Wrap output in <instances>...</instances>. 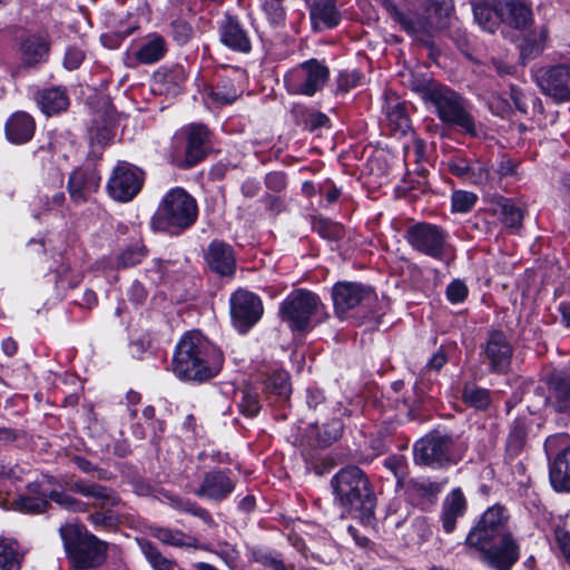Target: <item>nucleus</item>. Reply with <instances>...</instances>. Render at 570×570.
Returning a JSON list of instances; mask_svg holds the SVG:
<instances>
[{"instance_id": "nucleus-1", "label": "nucleus", "mask_w": 570, "mask_h": 570, "mask_svg": "<svg viewBox=\"0 0 570 570\" xmlns=\"http://www.w3.org/2000/svg\"><path fill=\"white\" fill-rule=\"evenodd\" d=\"M222 351L200 332L186 333L178 342L171 362L177 377L189 381H206L216 376L223 366Z\"/></svg>"}, {"instance_id": "nucleus-2", "label": "nucleus", "mask_w": 570, "mask_h": 570, "mask_svg": "<svg viewBox=\"0 0 570 570\" xmlns=\"http://www.w3.org/2000/svg\"><path fill=\"white\" fill-rule=\"evenodd\" d=\"M198 207L195 198L185 189L176 187L165 194L151 218L155 230L178 234L190 227L197 219Z\"/></svg>"}, {"instance_id": "nucleus-3", "label": "nucleus", "mask_w": 570, "mask_h": 570, "mask_svg": "<svg viewBox=\"0 0 570 570\" xmlns=\"http://www.w3.org/2000/svg\"><path fill=\"white\" fill-rule=\"evenodd\" d=\"M475 21L488 32H494L501 23L523 29L531 21L528 0H484L472 2Z\"/></svg>"}, {"instance_id": "nucleus-4", "label": "nucleus", "mask_w": 570, "mask_h": 570, "mask_svg": "<svg viewBox=\"0 0 570 570\" xmlns=\"http://www.w3.org/2000/svg\"><path fill=\"white\" fill-rule=\"evenodd\" d=\"M59 532L73 570H87L102 564L107 553L106 542L77 524H65Z\"/></svg>"}, {"instance_id": "nucleus-5", "label": "nucleus", "mask_w": 570, "mask_h": 570, "mask_svg": "<svg viewBox=\"0 0 570 570\" xmlns=\"http://www.w3.org/2000/svg\"><path fill=\"white\" fill-rule=\"evenodd\" d=\"M335 498L347 512L371 510L373 493L365 473L355 465L341 469L333 478Z\"/></svg>"}, {"instance_id": "nucleus-6", "label": "nucleus", "mask_w": 570, "mask_h": 570, "mask_svg": "<svg viewBox=\"0 0 570 570\" xmlns=\"http://www.w3.org/2000/svg\"><path fill=\"white\" fill-rule=\"evenodd\" d=\"M430 104L436 112L439 119L449 126H456L469 135H476L475 122L468 112L464 100L459 94L445 85L439 83L436 88L429 91Z\"/></svg>"}, {"instance_id": "nucleus-7", "label": "nucleus", "mask_w": 570, "mask_h": 570, "mask_svg": "<svg viewBox=\"0 0 570 570\" xmlns=\"http://www.w3.org/2000/svg\"><path fill=\"white\" fill-rule=\"evenodd\" d=\"M405 238L413 249L434 259L450 257L448 234L439 226L417 223L406 228Z\"/></svg>"}, {"instance_id": "nucleus-8", "label": "nucleus", "mask_w": 570, "mask_h": 570, "mask_svg": "<svg viewBox=\"0 0 570 570\" xmlns=\"http://www.w3.org/2000/svg\"><path fill=\"white\" fill-rule=\"evenodd\" d=\"M321 302L316 294L305 291H293L281 304L279 313L284 322L293 331H305Z\"/></svg>"}, {"instance_id": "nucleus-9", "label": "nucleus", "mask_w": 570, "mask_h": 570, "mask_svg": "<svg viewBox=\"0 0 570 570\" xmlns=\"http://www.w3.org/2000/svg\"><path fill=\"white\" fill-rule=\"evenodd\" d=\"M414 459L416 463L432 468H442L456 461L453 451V440L450 435L433 431L414 445Z\"/></svg>"}, {"instance_id": "nucleus-10", "label": "nucleus", "mask_w": 570, "mask_h": 570, "mask_svg": "<svg viewBox=\"0 0 570 570\" xmlns=\"http://www.w3.org/2000/svg\"><path fill=\"white\" fill-rule=\"evenodd\" d=\"M508 521L509 514L504 507L500 504L490 507L481 515L476 525L470 530L464 544L466 547H482L483 543H490L505 534H511L508 531Z\"/></svg>"}, {"instance_id": "nucleus-11", "label": "nucleus", "mask_w": 570, "mask_h": 570, "mask_svg": "<svg viewBox=\"0 0 570 570\" xmlns=\"http://www.w3.org/2000/svg\"><path fill=\"white\" fill-rule=\"evenodd\" d=\"M330 76L326 66L316 59L303 62L285 76V85L291 94L313 96L323 88Z\"/></svg>"}, {"instance_id": "nucleus-12", "label": "nucleus", "mask_w": 570, "mask_h": 570, "mask_svg": "<svg viewBox=\"0 0 570 570\" xmlns=\"http://www.w3.org/2000/svg\"><path fill=\"white\" fill-rule=\"evenodd\" d=\"M142 183L144 174L139 168L129 163L119 161L108 179L107 191L112 199L127 203L137 196Z\"/></svg>"}, {"instance_id": "nucleus-13", "label": "nucleus", "mask_w": 570, "mask_h": 570, "mask_svg": "<svg viewBox=\"0 0 570 570\" xmlns=\"http://www.w3.org/2000/svg\"><path fill=\"white\" fill-rule=\"evenodd\" d=\"M538 406H550L558 412L570 407V374L564 371L551 373L534 392Z\"/></svg>"}, {"instance_id": "nucleus-14", "label": "nucleus", "mask_w": 570, "mask_h": 570, "mask_svg": "<svg viewBox=\"0 0 570 570\" xmlns=\"http://www.w3.org/2000/svg\"><path fill=\"white\" fill-rule=\"evenodd\" d=\"M479 552V559L493 570H511L519 559V546L512 534L483 543L482 547H469Z\"/></svg>"}, {"instance_id": "nucleus-15", "label": "nucleus", "mask_w": 570, "mask_h": 570, "mask_svg": "<svg viewBox=\"0 0 570 570\" xmlns=\"http://www.w3.org/2000/svg\"><path fill=\"white\" fill-rule=\"evenodd\" d=\"M230 313L235 326L244 333L261 320L263 304L257 295L238 289L230 297Z\"/></svg>"}, {"instance_id": "nucleus-16", "label": "nucleus", "mask_w": 570, "mask_h": 570, "mask_svg": "<svg viewBox=\"0 0 570 570\" xmlns=\"http://www.w3.org/2000/svg\"><path fill=\"white\" fill-rule=\"evenodd\" d=\"M534 78L540 89L554 100L570 99V65L539 68Z\"/></svg>"}, {"instance_id": "nucleus-17", "label": "nucleus", "mask_w": 570, "mask_h": 570, "mask_svg": "<svg viewBox=\"0 0 570 570\" xmlns=\"http://www.w3.org/2000/svg\"><path fill=\"white\" fill-rule=\"evenodd\" d=\"M334 308L340 317L355 307L374 299L371 287L354 282H338L332 289Z\"/></svg>"}, {"instance_id": "nucleus-18", "label": "nucleus", "mask_w": 570, "mask_h": 570, "mask_svg": "<svg viewBox=\"0 0 570 570\" xmlns=\"http://www.w3.org/2000/svg\"><path fill=\"white\" fill-rule=\"evenodd\" d=\"M235 481L223 470H213L205 473L199 488L195 490L198 498L210 501H224L234 490Z\"/></svg>"}, {"instance_id": "nucleus-19", "label": "nucleus", "mask_w": 570, "mask_h": 570, "mask_svg": "<svg viewBox=\"0 0 570 570\" xmlns=\"http://www.w3.org/2000/svg\"><path fill=\"white\" fill-rule=\"evenodd\" d=\"M483 353L490 368L495 373H503L511 363L512 346L502 332H492L484 345Z\"/></svg>"}, {"instance_id": "nucleus-20", "label": "nucleus", "mask_w": 570, "mask_h": 570, "mask_svg": "<svg viewBox=\"0 0 570 570\" xmlns=\"http://www.w3.org/2000/svg\"><path fill=\"white\" fill-rule=\"evenodd\" d=\"M100 185V175L92 168H77L68 179V191L76 203L86 202Z\"/></svg>"}, {"instance_id": "nucleus-21", "label": "nucleus", "mask_w": 570, "mask_h": 570, "mask_svg": "<svg viewBox=\"0 0 570 570\" xmlns=\"http://www.w3.org/2000/svg\"><path fill=\"white\" fill-rule=\"evenodd\" d=\"M209 268L220 276H232L236 269V258L230 245L213 240L205 253Z\"/></svg>"}, {"instance_id": "nucleus-22", "label": "nucleus", "mask_w": 570, "mask_h": 570, "mask_svg": "<svg viewBox=\"0 0 570 570\" xmlns=\"http://www.w3.org/2000/svg\"><path fill=\"white\" fill-rule=\"evenodd\" d=\"M208 150V130L202 125H191L186 129L185 158L179 164L183 167H191L199 163Z\"/></svg>"}, {"instance_id": "nucleus-23", "label": "nucleus", "mask_w": 570, "mask_h": 570, "mask_svg": "<svg viewBox=\"0 0 570 570\" xmlns=\"http://www.w3.org/2000/svg\"><path fill=\"white\" fill-rule=\"evenodd\" d=\"M549 480L557 492H570V446L560 451L549 463Z\"/></svg>"}, {"instance_id": "nucleus-24", "label": "nucleus", "mask_w": 570, "mask_h": 570, "mask_svg": "<svg viewBox=\"0 0 570 570\" xmlns=\"http://www.w3.org/2000/svg\"><path fill=\"white\" fill-rule=\"evenodd\" d=\"M36 129L33 118L26 111H17L6 122V136L13 144L29 141Z\"/></svg>"}, {"instance_id": "nucleus-25", "label": "nucleus", "mask_w": 570, "mask_h": 570, "mask_svg": "<svg viewBox=\"0 0 570 570\" xmlns=\"http://www.w3.org/2000/svg\"><path fill=\"white\" fill-rule=\"evenodd\" d=\"M309 17L314 30L334 28L341 20L335 0H317L309 6Z\"/></svg>"}, {"instance_id": "nucleus-26", "label": "nucleus", "mask_w": 570, "mask_h": 570, "mask_svg": "<svg viewBox=\"0 0 570 570\" xmlns=\"http://www.w3.org/2000/svg\"><path fill=\"white\" fill-rule=\"evenodd\" d=\"M222 42L233 50L240 52H248L250 50V40L246 31L242 28L239 22L227 17L220 27Z\"/></svg>"}, {"instance_id": "nucleus-27", "label": "nucleus", "mask_w": 570, "mask_h": 570, "mask_svg": "<svg viewBox=\"0 0 570 570\" xmlns=\"http://www.w3.org/2000/svg\"><path fill=\"white\" fill-rule=\"evenodd\" d=\"M466 510V500L461 489L452 490L443 502L442 521L445 532L451 533L455 528L456 519Z\"/></svg>"}, {"instance_id": "nucleus-28", "label": "nucleus", "mask_w": 570, "mask_h": 570, "mask_svg": "<svg viewBox=\"0 0 570 570\" xmlns=\"http://www.w3.org/2000/svg\"><path fill=\"white\" fill-rule=\"evenodd\" d=\"M36 99L41 111L47 116L65 111L69 106V98L60 87L43 89L38 92Z\"/></svg>"}, {"instance_id": "nucleus-29", "label": "nucleus", "mask_w": 570, "mask_h": 570, "mask_svg": "<svg viewBox=\"0 0 570 570\" xmlns=\"http://www.w3.org/2000/svg\"><path fill=\"white\" fill-rule=\"evenodd\" d=\"M167 51L166 41L158 33L148 35L136 51V59L144 65H153L163 59Z\"/></svg>"}, {"instance_id": "nucleus-30", "label": "nucleus", "mask_w": 570, "mask_h": 570, "mask_svg": "<svg viewBox=\"0 0 570 570\" xmlns=\"http://www.w3.org/2000/svg\"><path fill=\"white\" fill-rule=\"evenodd\" d=\"M451 10L450 0H432L425 11L424 28L431 31L446 28Z\"/></svg>"}, {"instance_id": "nucleus-31", "label": "nucleus", "mask_w": 570, "mask_h": 570, "mask_svg": "<svg viewBox=\"0 0 570 570\" xmlns=\"http://www.w3.org/2000/svg\"><path fill=\"white\" fill-rule=\"evenodd\" d=\"M73 488L81 495L96 499L100 505H117L120 501L112 490L97 483L76 482Z\"/></svg>"}, {"instance_id": "nucleus-32", "label": "nucleus", "mask_w": 570, "mask_h": 570, "mask_svg": "<svg viewBox=\"0 0 570 570\" xmlns=\"http://www.w3.org/2000/svg\"><path fill=\"white\" fill-rule=\"evenodd\" d=\"M21 52L26 63L36 65L45 59L48 45L43 38L30 36L22 42Z\"/></svg>"}, {"instance_id": "nucleus-33", "label": "nucleus", "mask_w": 570, "mask_h": 570, "mask_svg": "<svg viewBox=\"0 0 570 570\" xmlns=\"http://www.w3.org/2000/svg\"><path fill=\"white\" fill-rule=\"evenodd\" d=\"M22 554L19 551L16 541L10 539H0V569L19 570Z\"/></svg>"}, {"instance_id": "nucleus-34", "label": "nucleus", "mask_w": 570, "mask_h": 570, "mask_svg": "<svg viewBox=\"0 0 570 570\" xmlns=\"http://www.w3.org/2000/svg\"><path fill=\"white\" fill-rule=\"evenodd\" d=\"M153 535L161 541L163 543L181 548V547H195L197 540L184 533L180 530H173L169 528H156L153 531Z\"/></svg>"}, {"instance_id": "nucleus-35", "label": "nucleus", "mask_w": 570, "mask_h": 570, "mask_svg": "<svg viewBox=\"0 0 570 570\" xmlns=\"http://www.w3.org/2000/svg\"><path fill=\"white\" fill-rule=\"evenodd\" d=\"M165 498L167 499L168 504L173 509H175L179 512L190 513V514L202 519L205 523H207L209 525L214 524V520H213L212 515L209 514V512L206 509L197 505L195 502H191L190 500L181 499V498H178L175 495H170V494H166Z\"/></svg>"}, {"instance_id": "nucleus-36", "label": "nucleus", "mask_w": 570, "mask_h": 570, "mask_svg": "<svg viewBox=\"0 0 570 570\" xmlns=\"http://www.w3.org/2000/svg\"><path fill=\"white\" fill-rule=\"evenodd\" d=\"M501 222L509 228H519L522 224L523 213L511 199H502L498 203V209Z\"/></svg>"}, {"instance_id": "nucleus-37", "label": "nucleus", "mask_w": 570, "mask_h": 570, "mask_svg": "<svg viewBox=\"0 0 570 570\" xmlns=\"http://www.w3.org/2000/svg\"><path fill=\"white\" fill-rule=\"evenodd\" d=\"M140 549L154 570H178L177 564L164 557L151 542H140Z\"/></svg>"}, {"instance_id": "nucleus-38", "label": "nucleus", "mask_w": 570, "mask_h": 570, "mask_svg": "<svg viewBox=\"0 0 570 570\" xmlns=\"http://www.w3.org/2000/svg\"><path fill=\"white\" fill-rule=\"evenodd\" d=\"M239 95L240 92L229 79L223 80L220 85L210 88L208 91L210 99L219 106L233 104Z\"/></svg>"}, {"instance_id": "nucleus-39", "label": "nucleus", "mask_w": 570, "mask_h": 570, "mask_svg": "<svg viewBox=\"0 0 570 570\" xmlns=\"http://www.w3.org/2000/svg\"><path fill=\"white\" fill-rule=\"evenodd\" d=\"M462 397L468 405L478 410L485 409L490 403L488 391L473 384L464 386Z\"/></svg>"}, {"instance_id": "nucleus-40", "label": "nucleus", "mask_w": 570, "mask_h": 570, "mask_svg": "<svg viewBox=\"0 0 570 570\" xmlns=\"http://www.w3.org/2000/svg\"><path fill=\"white\" fill-rule=\"evenodd\" d=\"M527 430L521 422H515L512 426L508 440L507 451L510 456H517L525 444Z\"/></svg>"}, {"instance_id": "nucleus-41", "label": "nucleus", "mask_w": 570, "mask_h": 570, "mask_svg": "<svg viewBox=\"0 0 570 570\" xmlns=\"http://www.w3.org/2000/svg\"><path fill=\"white\" fill-rule=\"evenodd\" d=\"M386 117L394 130L405 132L410 128L409 117L400 102L387 107Z\"/></svg>"}, {"instance_id": "nucleus-42", "label": "nucleus", "mask_w": 570, "mask_h": 570, "mask_svg": "<svg viewBox=\"0 0 570 570\" xmlns=\"http://www.w3.org/2000/svg\"><path fill=\"white\" fill-rule=\"evenodd\" d=\"M439 83L440 82H438L431 78L415 75L413 72H411L409 75V79H407V86L413 91L419 92L425 102L429 99L428 92L434 90Z\"/></svg>"}, {"instance_id": "nucleus-43", "label": "nucleus", "mask_w": 570, "mask_h": 570, "mask_svg": "<svg viewBox=\"0 0 570 570\" xmlns=\"http://www.w3.org/2000/svg\"><path fill=\"white\" fill-rule=\"evenodd\" d=\"M239 394H240V399L238 402L239 411L248 417L255 416L259 412V409H261L257 393H255L250 390H242L239 392Z\"/></svg>"}, {"instance_id": "nucleus-44", "label": "nucleus", "mask_w": 570, "mask_h": 570, "mask_svg": "<svg viewBox=\"0 0 570 570\" xmlns=\"http://www.w3.org/2000/svg\"><path fill=\"white\" fill-rule=\"evenodd\" d=\"M254 560L273 570H294L292 564H285L279 554L275 552L256 551Z\"/></svg>"}, {"instance_id": "nucleus-45", "label": "nucleus", "mask_w": 570, "mask_h": 570, "mask_svg": "<svg viewBox=\"0 0 570 570\" xmlns=\"http://www.w3.org/2000/svg\"><path fill=\"white\" fill-rule=\"evenodd\" d=\"M262 8L273 24H281L285 20L283 0H261Z\"/></svg>"}, {"instance_id": "nucleus-46", "label": "nucleus", "mask_w": 570, "mask_h": 570, "mask_svg": "<svg viewBox=\"0 0 570 570\" xmlns=\"http://www.w3.org/2000/svg\"><path fill=\"white\" fill-rule=\"evenodd\" d=\"M384 465L389 469L396 479L397 485H402L407 475L406 460L402 455H393L384 461Z\"/></svg>"}, {"instance_id": "nucleus-47", "label": "nucleus", "mask_w": 570, "mask_h": 570, "mask_svg": "<svg viewBox=\"0 0 570 570\" xmlns=\"http://www.w3.org/2000/svg\"><path fill=\"white\" fill-rule=\"evenodd\" d=\"M267 389L282 397H288L291 393V386L288 382V375L285 372L273 374L267 381Z\"/></svg>"}, {"instance_id": "nucleus-48", "label": "nucleus", "mask_w": 570, "mask_h": 570, "mask_svg": "<svg viewBox=\"0 0 570 570\" xmlns=\"http://www.w3.org/2000/svg\"><path fill=\"white\" fill-rule=\"evenodd\" d=\"M476 196L465 190L454 191L452 195V208L454 212L466 213L475 204Z\"/></svg>"}, {"instance_id": "nucleus-49", "label": "nucleus", "mask_w": 570, "mask_h": 570, "mask_svg": "<svg viewBox=\"0 0 570 570\" xmlns=\"http://www.w3.org/2000/svg\"><path fill=\"white\" fill-rule=\"evenodd\" d=\"M342 432V422L340 420H332L324 425V429L322 432H320L318 438L324 445H330L341 438Z\"/></svg>"}, {"instance_id": "nucleus-50", "label": "nucleus", "mask_w": 570, "mask_h": 570, "mask_svg": "<svg viewBox=\"0 0 570 570\" xmlns=\"http://www.w3.org/2000/svg\"><path fill=\"white\" fill-rule=\"evenodd\" d=\"M468 180L476 185L488 184L490 181L489 168L480 161L472 163Z\"/></svg>"}, {"instance_id": "nucleus-51", "label": "nucleus", "mask_w": 570, "mask_h": 570, "mask_svg": "<svg viewBox=\"0 0 570 570\" xmlns=\"http://www.w3.org/2000/svg\"><path fill=\"white\" fill-rule=\"evenodd\" d=\"M171 33L179 45H184L190 39L193 28L186 21L177 19L171 22Z\"/></svg>"}, {"instance_id": "nucleus-52", "label": "nucleus", "mask_w": 570, "mask_h": 570, "mask_svg": "<svg viewBox=\"0 0 570 570\" xmlns=\"http://www.w3.org/2000/svg\"><path fill=\"white\" fill-rule=\"evenodd\" d=\"M468 295V287L459 279L451 282L446 287V297L452 303H461Z\"/></svg>"}, {"instance_id": "nucleus-53", "label": "nucleus", "mask_w": 570, "mask_h": 570, "mask_svg": "<svg viewBox=\"0 0 570 570\" xmlns=\"http://www.w3.org/2000/svg\"><path fill=\"white\" fill-rule=\"evenodd\" d=\"M52 500L57 502L60 507L70 510V511H83L85 504L77 499L66 494V493H52Z\"/></svg>"}, {"instance_id": "nucleus-54", "label": "nucleus", "mask_w": 570, "mask_h": 570, "mask_svg": "<svg viewBox=\"0 0 570 570\" xmlns=\"http://www.w3.org/2000/svg\"><path fill=\"white\" fill-rule=\"evenodd\" d=\"M471 164L464 158L454 157L449 160L448 166L453 175L468 179Z\"/></svg>"}, {"instance_id": "nucleus-55", "label": "nucleus", "mask_w": 570, "mask_h": 570, "mask_svg": "<svg viewBox=\"0 0 570 570\" xmlns=\"http://www.w3.org/2000/svg\"><path fill=\"white\" fill-rule=\"evenodd\" d=\"M554 537L560 551L570 563V532L563 528H557Z\"/></svg>"}, {"instance_id": "nucleus-56", "label": "nucleus", "mask_w": 570, "mask_h": 570, "mask_svg": "<svg viewBox=\"0 0 570 570\" xmlns=\"http://www.w3.org/2000/svg\"><path fill=\"white\" fill-rule=\"evenodd\" d=\"M145 257V250L142 247L129 248L120 255V263L124 266H132L141 262Z\"/></svg>"}, {"instance_id": "nucleus-57", "label": "nucleus", "mask_w": 570, "mask_h": 570, "mask_svg": "<svg viewBox=\"0 0 570 570\" xmlns=\"http://www.w3.org/2000/svg\"><path fill=\"white\" fill-rule=\"evenodd\" d=\"M85 58V53L78 48H69L65 55V67L69 70L77 69Z\"/></svg>"}, {"instance_id": "nucleus-58", "label": "nucleus", "mask_w": 570, "mask_h": 570, "mask_svg": "<svg viewBox=\"0 0 570 570\" xmlns=\"http://www.w3.org/2000/svg\"><path fill=\"white\" fill-rule=\"evenodd\" d=\"M358 82V75L356 72H342L337 78L338 90L348 91L350 88L355 87Z\"/></svg>"}, {"instance_id": "nucleus-59", "label": "nucleus", "mask_w": 570, "mask_h": 570, "mask_svg": "<svg viewBox=\"0 0 570 570\" xmlns=\"http://www.w3.org/2000/svg\"><path fill=\"white\" fill-rule=\"evenodd\" d=\"M448 361V355L443 347H440L436 353L428 362L426 366L431 370L439 371Z\"/></svg>"}, {"instance_id": "nucleus-60", "label": "nucleus", "mask_w": 570, "mask_h": 570, "mask_svg": "<svg viewBox=\"0 0 570 570\" xmlns=\"http://www.w3.org/2000/svg\"><path fill=\"white\" fill-rule=\"evenodd\" d=\"M22 510L26 512H41L45 509L46 501L43 500H33L31 498H23L22 500Z\"/></svg>"}, {"instance_id": "nucleus-61", "label": "nucleus", "mask_w": 570, "mask_h": 570, "mask_svg": "<svg viewBox=\"0 0 570 570\" xmlns=\"http://www.w3.org/2000/svg\"><path fill=\"white\" fill-rule=\"evenodd\" d=\"M89 520L95 527H105L111 524L112 514L110 511L108 512H96L89 515Z\"/></svg>"}, {"instance_id": "nucleus-62", "label": "nucleus", "mask_w": 570, "mask_h": 570, "mask_svg": "<svg viewBox=\"0 0 570 570\" xmlns=\"http://www.w3.org/2000/svg\"><path fill=\"white\" fill-rule=\"evenodd\" d=\"M514 171H515V164L509 158H503L500 161L498 169H497V173L500 176V178L513 175Z\"/></svg>"}, {"instance_id": "nucleus-63", "label": "nucleus", "mask_w": 570, "mask_h": 570, "mask_svg": "<svg viewBox=\"0 0 570 570\" xmlns=\"http://www.w3.org/2000/svg\"><path fill=\"white\" fill-rule=\"evenodd\" d=\"M324 401L323 392L320 390H308L307 391V397L306 402L307 405L312 409H316L318 404H321Z\"/></svg>"}, {"instance_id": "nucleus-64", "label": "nucleus", "mask_w": 570, "mask_h": 570, "mask_svg": "<svg viewBox=\"0 0 570 570\" xmlns=\"http://www.w3.org/2000/svg\"><path fill=\"white\" fill-rule=\"evenodd\" d=\"M130 296L136 303L142 302L146 297L145 288L139 283H134L130 287Z\"/></svg>"}]
</instances>
